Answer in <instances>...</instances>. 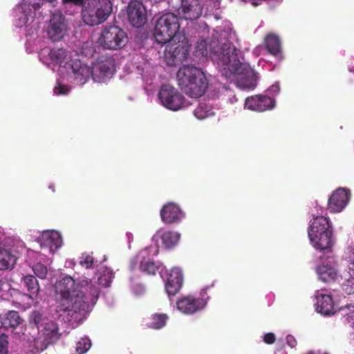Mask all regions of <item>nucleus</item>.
<instances>
[{
	"label": "nucleus",
	"mask_w": 354,
	"mask_h": 354,
	"mask_svg": "<svg viewBox=\"0 0 354 354\" xmlns=\"http://www.w3.org/2000/svg\"><path fill=\"white\" fill-rule=\"evenodd\" d=\"M129 23L136 28L144 26L147 21V12L143 4L139 1H131L127 9Z\"/></svg>",
	"instance_id": "obj_15"
},
{
	"label": "nucleus",
	"mask_w": 354,
	"mask_h": 354,
	"mask_svg": "<svg viewBox=\"0 0 354 354\" xmlns=\"http://www.w3.org/2000/svg\"><path fill=\"white\" fill-rule=\"evenodd\" d=\"M192 46H166L164 50V59L169 66H176L180 64L184 61L190 59L192 61H197L198 57L194 55L192 57L189 54L190 48Z\"/></svg>",
	"instance_id": "obj_12"
},
{
	"label": "nucleus",
	"mask_w": 354,
	"mask_h": 354,
	"mask_svg": "<svg viewBox=\"0 0 354 354\" xmlns=\"http://www.w3.org/2000/svg\"><path fill=\"white\" fill-rule=\"evenodd\" d=\"M64 4H73L75 6H82L84 0H62Z\"/></svg>",
	"instance_id": "obj_46"
},
{
	"label": "nucleus",
	"mask_w": 354,
	"mask_h": 354,
	"mask_svg": "<svg viewBox=\"0 0 354 354\" xmlns=\"http://www.w3.org/2000/svg\"><path fill=\"white\" fill-rule=\"evenodd\" d=\"M158 97L162 104L171 111L180 109L185 104L184 96L173 86L163 84L159 91Z\"/></svg>",
	"instance_id": "obj_10"
},
{
	"label": "nucleus",
	"mask_w": 354,
	"mask_h": 354,
	"mask_svg": "<svg viewBox=\"0 0 354 354\" xmlns=\"http://www.w3.org/2000/svg\"><path fill=\"white\" fill-rule=\"evenodd\" d=\"M96 50L95 46H82L81 53L85 57H93Z\"/></svg>",
	"instance_id": "obj_42"
},
{
	"label": "nucleus",
	"mask_w": 354,
	"mask_h": 354,
	"mask_svg": "<svg viewBox=\"0 0 354 354\" xmlns=\"http://www.w3.org/2000/svg\"><path fill=\"white\" fill-rule=\"evenodd\" d=\"M25 286L29 294V297L32 299L37 297L39 291V285L37 279L31 274L26 275L23 277Z\"/></svg>",
	"instance_id": "obj_28"
},
{
	"label": "nucleus",
	"mask_w": 354,
	"mask_h": 354,
	"mask_svg": "<svg viewBox=\"0 0 354 354\" xmlns=\"http://www.w3.org/2000/svg\"><path fill=\"white\" fill-rule=\"evenodd\" d=\"M79 263L80 266L86 269L91 268L93 266L94 258L88 254H82L80 257Z\"/></svg>",
	"instance_id": "obj_36"
},
{
	"label": "nucleus",
	"mask_w": 354,
	"mask_h": 354,
	"mask_svg": "<svg viewBox=\"0 0 354 354\" xmlns=\"http://www.w3.org/2000/svg\"><path fill=\"white\" fill-rule=\"evenodd\" d=\"M168 319L169 317L165 313H155L149 318L147 326L150 328L159 330L166 325Z\"/></svg>",
	"instance_id": "obj_26"
},
{
	"label": "nucleus",
	"mask_w": 354,
	"mask_h": 354,
	"mask_svg": "<svg viewBox=\"0 0 354 354\" xmlns=\"http://www.w3.org/2000/svg\"><path fill=\"white\" fill-rule=\"evenodd\" d=\"M279 36L275 33H268L264 38V44H281Z\"/></svg>",
	"instance_id": "obj_37"
},
{
	"label": "nucleus",
	"mask_w": 354,
	"mask_h": 354,
	"mask_svg": "<svg viewBox=\"0 0 354 354\" xmlns=\"http://www.w3.org/2000/svg\"><path fill=\"white\" fill-rule=\"evenodd\" d=\"M265 50L274 57H281V46H264Z\"/></svg>",
	"instance_id": "obj_41"
},
{
	"label": "nucleus",
	"mask_w": 354,
	"mask_h": 354,
	"mask_svg": "<svg viewBox=\"0 0 354 354\" xmlns=\"http://www.w3.org/2000/svg\"><path fill=\"white\" fill-rule=\"evenodd\" d=\"M106 46H104V45H102V46H98V48H100V47L102 48V49L104 50H106V49H110V50H117L118 48H116L115 46H107V47H106Z\"/></svg>",
	"instance_id": "obj_47"
},
{
	"label": "nucleus",
	"mask_w": 354,
	"mask_h": 354,
	"mask_svg": "<svg viewBox=\"0 0 354 354\" xmlns=\"http://www.w3.org/2000/svg\"><path fill=\"white\" fill-rule=\"evenodd\" d=\"M32 271L34 274L39 279H44L46 278L48 269L45 265L41 263H37L33 265Z\"/></svg>",
	"instance_id": "obj_35"
},
{
	"label": "nucleus",
	"mask_w": 354,
	"mask_h": 354,
	"mask_svg": "<svg viewBox=\"0 0 354 354\" xmlns=\"http://www.w3.org/2000/svg\"><path fill=\"white\" fill-rule=\"evenodd\" d=\"M183 273L180 268H173L168 276L165 289L167 294L170 295H175L181 288L183 286Z\"/></svg>",
	"instance_id": "obj_21"
},
{
	"label": "nucleus",
	"mask_w": 354,
	"mask_h": 354,
	"mask_svg": "<svg viewBox=\"0 0 354 354\" xmlns=\"http://www.w3.org/2000/svg\"><path fill=\"white\" fill-rule=\"evenodd\" d=\"M194 115L199 120H203L210 115L209 111L206 110L203 106L197 107L194 111Z\"/></svg>",
	"instance_id": "obj_39"
},
{
	"label": "nucleus",
	"mask_w": 354,
	"mask_h": 354,
	"mask_svg": "<svg viewBox=\"0 0 354 354\" xmlns=\"http://www.w3.org/2000/svg\"><path fill=\"white\" fill-rule=\"evenodd\" d=\"M68 25L63 14L57 10L52 13L47 28V35L53 42L62 41L68 35Z\"/></svg>",
	"instance_id": "obj_11"
},
{
	"label": "nucleus",
	"mask_w": 354,
	"mask_h": 354,
	"mask_svg": "<svg viewBox=\"0 0 354 354\" xmlns=\"http://www.w3.org/2000/svg\"><path fill=\"white\" fill-rule=\"evenodd\" d=\"M237 100L238 99L235 96H233V98H230V101L232 104L237 102Z\"/></svg>",
	"instance_id": "obj_49"
},
{
	"label": "nucleus",
	"mask_w": 354,
	"mask_h": 354,
	"mask_svg": "<svg viewBox=\"0 0 354 354\" xmlns=\"http://www.w3.org/2000/svg\"><path fill=\"white\" fill-rule=\"evenodd\" d=\"M40 8V3L33 0H24L21 5V16L16 21V26L23 27L30 20L33 21L35 17V12Z\"/></svg>",
	"instance_id": "obj_19"
},
{
	"label": "nucleus",
	"mask_w": 354,
	"mask_h": 354,
	"mask_svg": "<svg viewBox=\"0 0 354 354\" xmlns=\"http://www.w3.org/2000/svg\"><path fill=\"white\" fill-rule=\"evenodd\" d=\"M178 85L188 96L198 98L205 93L208 81L203 71L193 65H183L176 74Z\"/></svg>",
	"instance_id": "obj_5"
},
{
	"label": "nucleus",
	"mask_w": 354,
	"mask_h": 354,
	"mask_svg": "<svg viewBox=\"0 0 354 354\" xmlns=\"http://www.w3.org/2000/svg\"><path fill=\"white\" fill-rule=\"evenodd\" d=\"M61 336L57 324L50 321L44 324L39 330L38 336L34 339V345L37 351H43L52 344L56 342Z\"/></svg>",
	"instance_id": "obj_9"
},
{
	"label": "nucleus",
	"mask_w": 354,
	"mask_h": 354,
	"mask_svg": "<svg viewBox=\"0 0 354 354\" xmlns=\"http://www.w3.org/2000/svg\"><path fill=\"white\" fill-rule=\"evenodd\" d=\"M351 197L349 189L342 187L336 189L328 201V209L332 213H338L348 204Z\"/></svg>",
	"instance_id": "obj_16"
},
{
	"label": "nucleus",
	"mask_w": 354,
	"mask_h": 354,
	"mask_svg": "<svg viewBox=\"0 0 354 354\" xmlns=\"http://www.w3.org/2000/svg\"><path fill=\"white\" fill-rule=\"evenodd\" d=\"M275 105V100L264 95H256L248 97L245 100V106L250 110L263 112L272 109Z\"/></svg>",
	"instance_id": "obj_17"
},
{
	"label": "nucleus",
	"mask_w": 354,
	"mask_h": 354,
	"mask_svg": "<svg viewBox=\"0 0 354 354\" xmlns=\"http://www.w3.org/2000/svg\"><path fill=\"white\" fill-rule=\"evenodd\" d=\"M44 317L38 311H33L29 317V323L32 328H36L38 330L39 329V324H42Z\"/></svg>",
	"instance_id": "obj_33"
},
{
	"label": "nucleus",
	"mask_w": 354,
	"mask_h": 354,
	"mask_svg": "<svg viewBox=\"0 0 354 354\" xmlns=\"http://www.w3.org/2000/svg\"><path fill=\"white\" fill-rule=\"evenodd\" d=\"M112 11L110 0H88L82 11L85 24L93 26L105 21Z\"/></svg>",
	"instance_id": "obj_7"
},
{
	"label": "nucleus",
	"mask_w": 354,
	"mask_h": 354,
	"mask_svg": "<svg viewBox=\"0 0 354 354\" xmlns=\"http://www.w3.org/2000/svg\"><path fill=\"white\" fill-rule=\"evenodd\" d=\"M272 88H275L279 89V86L278 85H272Z\"/></svg>",
	"instance_id": "obj_51"
},
{
	"label": "nucleus",
	"mask_w": 354,
	"mask_h": 354,
	"mask_svg": "<svg viewBox=\"0 0 354 354\" xmlns=\"http://www.w3.org/2000/svg\"><path fill=\"white\" fill-rule=\"evenodd\" d=\"M21 322L19 313L15 310L9 311L3 319L1 323L4 328H16Z\"/></svg>",
	"instance_id": "obj_30"
},
{
	"label": "nucleus",
	"mask_w": 354,
	"mask_h": 354,
	"mask_svg": "<svg viewBox=\"0 0 354 354\" xmlns=\"http://www.w3.org/2000/svg\"><path fill=\"white\" fill-rule=\"evenodd\" d=\"M345 263L348 269L354 272V252H349L345 259Z\"/></svg>",
	"instance_id": "obj_43"
},
{
	"label": "nucleus",
	"mask_w": 354,
	"mask_h": 354,
	"mask_svg": "<svg viewBox=\"0 0 354 354\" xmlns=\"http://www.w3.org/2000/svg\"><path fill=\"white\" fill-rule=\"evenodd\" d=\"M49 189H52V191L54 192L55 191V186L54 185H50Z\"/></svg>",
	"instance_id": "obj_50"
},
{
	"label": "nucleus",
	"mask_w": 354,
	"mask_h": 354,
	"mask_svg": "<svg viewBox=\"0 0 354 354\" xmlns=\"http://www.w3.org/2000/svg\"><path fill=\"white\" fill-rule=\"evenodd\" d=\"M316 310L324 315H334V304L330 295L323 293H317L316 295Z\"/></svg>",
	"instance_id": "obj_23"
},
{
	"label": "nucleus",
	"mask_w": 354,
	"mask_h": 354,
	"mask_svg": "<svg viewBox=\"0 0 354 354\" xmlns=\"http://www.w3.org/2000/svg\"><path fill=\"white\" fill-rule=\"evenodd\" d=\"M160 217L165 223L172 224L178 223L184 217V214L177 204L169 202L162 206Z\"/></svg>",
	"instance_id": "obj_20"
},
{
	"label": "nucleus",
	"mask_w": 354,
	"mask_h": 354,
	"mask_svg": "<svg viewBox=\"0 0 354 354\" xmlns=\"http://www.w3.org/2000/svg\"><path fill=\"white\" fill-rule=\"evenodd\" d=\"M180 239V234L178 232L173 231L165 232L162 236L161 239L164 245L170 248L177 244Z\"/></svg>",
	"instance_id": "obj_31"
},
{
	"label": "nucleus",
	"mask_w": 354,
	"mask_h": 354,
	"mask_svg": "<svg viewBox=\"0 0 354 354\" xmlns=\"http://www.w3.org/2000/svg\"><path fill=\"white\" fill-rule=\"evenodd\" d=\"M239 52L236 46H195L194 55L202 61L209 57L227 79L236 76L239 87L254 88L257 85L254 71L248 64L240 62Z\"/></svg>",
	"instance_id": "obj_1"
},
{
	"label": "nucleus",
	"mask_w": 354,
	"mask_h": 354,
	"mask_svg": "<svg viewBox=\"0 0 354 354\" xmlns=\"http://www.w3.org/2000/svg\"><path fill=\"white\" fill-rule=\"evenodd\" d=\"M8 336L5 334L0 335V354H8Z\"/></svg>",
	"instance_id": "obj_40"
},
{
	"label": "nucleus",
	"mask_w": 354,
	"mask_h": 354,
	"mask_svg": "<svg viewBox=\"0 0 354 354\" xmlns=\"http://www.w3.org/2000/svg\"><path fill=\"white\" fill-rule=\"evenodd\" d=\"M207 288L202 289L198 297L192 295L183 297L176 301V306L179 311L186 315H192L203 310L207 304L209 297L207 294Z\"/></svg>",
	"instance_id": "obj_8"
},
{
	"label": "nucleus",
	"mask_w": 354,
	"mask_h": 354,
	"mask_svg": "<svg viewBox=\"0 0 354 354\" xmlns=\"http://www.w3.org/2000/svg\"><path fill=\"white\" fill-rule=\"evenodd\" d=\"M307 354H314L312 351L308 352Z\"/></svg>",
	"instance_id": "obj_52"
},
{
	"label": "nucleus",
	"mask_w": 354,
	"mask_h": 354,
	"mask_svg": "<svg viewBox=\"0 0 354 354\" xmlns=\"http://www.w3.org/2000/svg\"><path fill=\"white\" fill-rule=\"evenodd\" d=\"M54 93L56 95H68L71 91V88L66 84L57 82V85L54 87Z\"/></svg>",
	"instance_id": "obj_38"
},
{
	"label": "nucleus",
	"mask_w": 354,
	"mask_h": 354,
	"mask_svg": "<svg viewBox=\"0 0 354 354\" xmlns=\"http://www.w3.org/2000/svg\"><path fill=\"white\" fill-rule=\"evenodd\" d=\"M160 268V266L156 265L153 261L146 259L143 258L140 263V269L143 272L148 274L154 275L156 272Z\"/></svg>",
	"instance_id": "obj_32"
},
{
	"label": "nucleus",
	"mask_w": 354,
	"mask_h": 354,
	"mask_svg": "<svg viewBox=\"0 0 354 354\" xmlns=\"http://www.w3.org/2000/svg\"><path fill=\"white\" fill-rule=\"evenodd\" d=\"M179 18L171 12L162 15L156 21L153 37L158 44H215L214 40H209V29L204 24H194L189 35L183 28L180 30Z\"/></svg>",
	"instance_id": "obj_3"
},
{
	"label": "nucleus",
	"mask_w": 354,
	"mask_h": 354,
	"mask_svg": "<svg viewBox=\"0 0 354 354\" xmlns=\"http://www.w3.org/2000/svg\"><path fill=\"white\" fill-rule=\"evenodd\" d=\"M41 51H46L48 53L50 59L53 62L59 64V65L66 62L65 66L68 69H71V67L68 65L69 63L75 60H78L77 59H72L71 53L67 51L63 48H54L53 49H50L48 47H45L41 50Z\"/></svg>",
	"instance_id": "obj_22"
},
{
	"label": "nucleus",
	"mask_w": 354,
	"mask_h": 354,
	"mask_svg": "<svg viewBox=\"0 0 354 354\" xmlns=\"http://www.w3.org/2000/svg\"><path fill=\"white\" fill-rule=\"evenodd\" d=\"M308 236L313 246L319 250L330 249L333 245L332 223L328 217L314 216L310 221Z\"/></svg>",
	"instance_id": "obj_6"
},
{
	"label": "nucleus",
	"mask_w": 354,
	"mask_h": 354,
	"mask_svg": "<svg viewBox=\"0 0 354 354\" xmlns=\"http://www.w3.org/2000/svg\"><path fill=\"white\" fill-rule=\"evenodd\" d=\"M340 283L344 291L348 294L354 293V272L351 273L349 271L344 272L340 275Z\"/></svg>",
	"instance_id": "obj_29"
},
{
	"label": "nucleus",
	"mask_w": 354,
	"mask_h": 354,
	"mask_svg": "<svg viewBox=\"0 0 354 354\" xmlns=\"http://www.w3.org/2000/svg\"><path fill=\"white\" fill-rule=\"evenodd\" d=\"M16 261V257L10 251L0 248V270H6L13 267Z\"/></svg>",
	"instance_id": "obj_27"
},
{
	"label": "nucleus",
	"mask_w": 354,
	"mask_h": 354,
	"mask_svg": "<svg viewBox=\"0 0 354 354\" xmlns=\"http://www.w3.org/2000/svg\"><path fill=\"white\" fill-rule=\"evenodd\" d=\"M91 343L89 339L82 338L76 343V352L77 354H84L91 348Z\"/></svg>",
	"instance_id": "obj_34"
},
{
	"label": "nucleus",
	"mask_w": 354,
	"mask_h": 354,
	"mask_svg": "<svg viewBox=\"0 0 354 354\" xmlns=\"http://www.w3.org/2000/svg\"><path fill=\"white\" fill-rule=\"evenodd\" d=\"M41 248H48L50 252L55 251L62 246V240L59 233L56 232H46L42 235Z\"/></svg>",
	"instance_id": "obj_24"
},
{
	"label": "nucleus",
	"mask_w": 354,
	"mask_h": 354,
	"mask_svg": "<svg viewBox=\"0 0 354 354\" xmlns=\"http://www.w3.org/2000/svg\"><path fill=\"white\" fill-rule=\"evenodd\" d=\"M96 275L97 277V282L91 280L95 286L98 288L99 286L109 287L112 282L114 274L110 268L104 267L97 270Z\"/></svg>",
	"instance_id": "obj_25"
},
{
	"label": "nucleus",
	"mask_w": 354,
	"mask_h": 354,
	"mask_svg": "<svg viewBox=\"0 0 354 354\" xmlns=\"http://www.w3.org/2000/svg\"><path fill=\"white\" fill-rule=\"evenodd\" d=\"M286 342L287 344L291 347V348H294L297 345V341L296 339L294 338L293 336L290 335H288L287 337H286Z\"/></svg>",
	"instance_id": "obj_45"
},
{
	"label": "nucleus",
	"mask_w": 354,
	"mask_h": 354,
	"mask_svg": "<svg viewBox=\"0 0 354 354\" xmlns=\"http://www.w3.org/2000/svg\"><path fill=\"white\" fill-rule=\"evenodd\" d=\"M98 44H127L129 37L127 32L116 26L106 27L98 39Z\"/></svg>",
	"instance_id": "obj_13"
},
{
	"label": "nucleus",
	"mask_w": 354,
	"mask_h": 354,
	"mask_svg": "<svg viewBox=\"0 0 354 354\" xmlns=\"http://www.w3.org/2000/svg\"><path fill=\"white\" fill-rule=\"evenodd\" d=\"M275 335L272 333H268L265 334L263 337V341L268 344H272L275 342Z\"/></svg>",
	"instance_id": "obj_44"
},
{
	"label": "nucleus",
	"mask_w": 354,
	"mask_h": 354,
	"mask_svg": "<svg viewBox=\"0 0 354 354\" xmlns=\"http://www.w3.org/2000/svg\"><path fill=\"white\" fill-rule=\"evenodd\" d=\"M346 319H348V322H353L354 320V315H348Z\"/></svg>",
	"instance_id": "obj_48"
},
{
	"label": "nucleus",
	"mask_w": 354,
	"mask_h": 354,
	"mask_svg": "<svg viewBox=\"0 0 354 354\" xmlns=\"http://www.w3.org/2000/svg\"><path fill=\"white\" fill-rule=\"evenodd\" d=\"M57 294L60 295L57 311L67 313L71 319L77 320L79 315L84 314L88 308V299L93 305L98 299L100 290L91 281L83 280L76 283L70 276L63 277L55 285Z\"/></svg>",
	"instance_id": "obj_2"
},
{
	"label": "nucleus",
	"mask_w": 354,
	"mask_h": 354,
	"mask_svg": "<svg viewBox=\"0 0 354 354\" xmlns=\"http://www.w3.org/2000/svg\"><path fill=\"white\" fill-rule=\"evenodd\" d=\"M337 263L334 257L327 256L320 265L317 267L316 272L320 280L326 283L335 281L338 278Z\"/></svg>",
	"instance_id": "obj_14"
},
{
	"label": "nucleus",
	"mask_w": 354,
	"mask_h": 354,
	"mask_svg": "<svg viewBox=\"0 0 354 354\" xmlns=\"http://www.w3.org/2000/svg\"><path fill=\"white\" fill-rule=\"evenodd\" d=\"M200 0H181L178 13L186 20L197 19L202 14Z\"/></svg>",
	"instance_id": "obj_18"
},
{
	"label": "nucleus",
	"mask_w": 354,
	"mask_h": 354,
	"mask_svg": "<svg viewBox=\"0 0 354 354\" xmlns=\"http://www.w3.org/2000/svg\"><path fill=\"white\" fill-rule=\"evenodd\" d=\"M71 67L74 78L80 84H84L90 76L95 82H103L111 79L115 72V60L108 55H100L92 68L75 60L68 64Z\"/></svg>",
	"instance_id": "obj_4"
}]
</instances>
